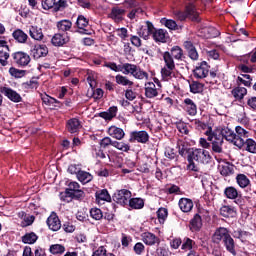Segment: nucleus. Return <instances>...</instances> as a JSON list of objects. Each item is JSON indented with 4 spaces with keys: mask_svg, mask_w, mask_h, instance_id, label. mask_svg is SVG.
<instances>
[{
    "mask_svg": "<svg viewBox=\"0 0 256 256\" xmlns=\"http://www.w3.org/2000/svg\"><path fill=\"white\" fill-rule=\"evenodd\" d=\"M9 73L12 77H15L16 79H21V77H25L27 71L25 70H19L15 67H11L9 69Z\"/></svg>",
    "mask_w": 256,
    "mask_h": 256,
    "instance_id": "052dcab7",
    "label": "nucleus"
},
{
    "mask_svg": "<svg viewBox=\"0 0 256 256\" xmlns=\"http://www.w3.org/2000/svg\"><path fill=\"white\" fill-rule=\"evenodd\" d=\"M66 131L71 135H75L81 131L83 125H81V120L79 118H70L66 121Z\"/></svg>",
    "mask_w": 256,
    "mask_h": 256,
    "instance_id": "2eb2a0df",
    "label": "nucleus"
},
{
    "mask_svg": "<svg viewBox=\"0 0 256 256\" xmlns=\"http://www.w3.org/2000/svg\"><path fill=\"white\" fill-rule=\"evenodd\" d=\"M90 217L95 221H101V219H103V211L99 208H92L90 210Z\"/></svg>",
    "mask_w": 256,
    "mask_h": 256,
    "instance_id": "680f3d73",
    "label": "nucleus"
},
{
    "mask_svg": "<svg viewBox=\"0 0 256 256\" xmlns=\"http://www.w3.org/2000/svg\"><path fill=\"white\" fill-rule=\"evenodd\" d=\"M160 23L167 27V29H170V31H181L183 29V26L177 25V22L173 19L162 18Z\"/></svg>",
    "mask_w": 256,
    "mask_h": 256,
    "instance_id": "7c9ffc66",
    "label": "nucleus"
},
{
    "mask_svg": "<svg viewBox=\"0 0 256 256\" xmlns=\"http://www.w3.org/2000/svg\"><path fill=\"white\" fill-rule=\"evenodd\" d=\"M176 127L182 135H189V127L184 122H179Z\"/></svg>",
    "mask_w": 256,
    "mask_h": 256,
    "instance_id": "774afa93",
    "label": "nucleus"
},
{
    "mask_svg": "<svg viewBox=\"0 0 256 256\" xmlns=\"http://www.w3.org/2000/svg\"><path fill=\"white\" fill-rule=\"evenodd\" d=\"M76 26L78 27V29H80L79 33H81L82 35H92L91 30L86 29V27H89V20H87L85 16H78Z\"/></svg>",
    "mask_w": 256,
    "mask_h": 256,
    "instance_id": "412c9836",
    "label": "nucleus"
},
{
    "mask_svg": "<svg viewBox=\"0 0 256 256\" xmlns=\"http://www.w3.org/2000/svg\"><path fill=\"white\" fill-rule=\"evenodd\" d=\"M116 32L117 36L120 37L122 41H127V39H129V30H127V28H118L116 29Z\"/></svg>",
    "mask_w": 256,
    "mask_h": 256,
    "instance_id": "e2e57ef3",
    "label": "nucleus"
},
{
    "mask_svg": "<svg viewBox=\"0 0 256 256\" xmlns=\"http://www.w3.org/2000/svg\"><path fill=\"white\" fill-rule=\"evenodd\" d=\"M19 215H22V217H24L22 223H21V227H29L31 225H33V223H35V217L33 215H28L25 212H21L19 213Z\"/></svg>",
    "mask_w": 256,
    "mask_h": 256,
    "instance_id": "8fccbe9b",
    "label": "nucleus"
},
{
    "mask_svg": "<svg viewBox=\"0 0 256 256\" xmlns=\"http://www.w3.org/2000/svg\"><path fill=\"white\" fill-rule=\"evenodd\" d=\"M210 66L207 61H202L197 64L193 70V75L195 79H205L209 75Z\"/></svg>",
    "mask_w": 256,
    "mask_h": 256,
    "instance_id": "9b49d317",
    "label": "nucleus"
},
{
    "mask_svg": "<svg viewBox=\"0 0 256 256\" xmlns=\"http://www.w3.org/2000/svg\"><path fill=\"white\" fill-rule=\"evenodd\" d=\"M56 27L58 31H62V33H65L71 30V28L73 27V22L67 19L60 20L57 22Z\"/></svg>",
    "mask_w": 256,
    "mask_h": 256,
    "instance_id": "ea45409f",
    "label": "nucleus"
},
{
    "mask_svg": "<svg viewBox=\"0 0 256 256\" xmlns=\"http://www.w3.org/2000/svg\"><path fill=\"white\" fill-rule=\"evenodd\" d=\"M220 215L225 219H235L237 217V209L230 205H223L220 208Z\"/></svg>",
    "mask_w": 256,
    "mask_h": 256,
    "instance_id": "4be33fe9",
    "label": "nucleus"
},
{
    "mask_svg": "<svg viewBox=\"0 0 256 256\" xmlns=\"http://www.w3.org/2000/svg\"><path fill=\"white\" fill-rule=\"evenodd\" d=\"M156 213H157L159 223H162V224L165 223L169 215V211L167 210V208H163V207L159 208Z\"/></svg>",
    "mask_w": 256,
    "mask_h": 256,
    "instance_id": "13d9d810",
    "label": "nucleus"
},
{
    "mask_svg": "<svg viewBox=\"0 0 256 256\" xmlns=\"http://www.w3.org/2000/svg\"><path fill=\"white\" fill-rule=\"evenodd\" d=\"M236 183L241 187V189H245L251 185V180L245 174H238L236 176Z\"/></svg>",
    "mask_w": 256,
    "mask_h": 256,
    "instance_id": "37998d69",
    "label": "nucleus"
},
{
    "mask_svg": "<svg viewBox=\"0 0 256 256\" xmlns=\"http://www.w3.org/2000/svg\"><path fill=\"white\" fill-rule=\"evenodd\" d=\"M41 5L44 11H49L51 9L55 10V0H42Z\"/></svg>",
    "mask_w": 256,
    "mask_h": 256,
    "instance_id": "0e129e2a",
    "label": "nucleus"
},
{
    "mask_svg": "<svg viewBox=\"0 0 256 256\" xmlns=\"http://www.w3.org/2000/svg\"><path fill=\"white\" fill-rule=\"evenodd\" d=\"M170 55L176 61H183V48L179 46H174L170 50Z\"/></svg>",
    "mask_w": 256,
    "mask_h": 256,
    "instance_id": "de8ad7c7",
    "label": "nucleus"
},
{
    "mask_svg": "<svg viewBox=\"0 0 256 256\" xmlns=\"http://www.w3.org/2000/svg\"><path fill=\"white\" fill-rule=\"evenodd\" d=\"M22 87L24 89H38L39 82L37 80L32 79V80L22 83Z\"/></svg>",
    "mask_w": 256,
    "mask_h": 256,
    "instance_id": "69168bd1",
    "label": "nucleus"
},
{
    "mask_svg": "<svg viewBox=\"0 0 256 256\" xmlns=\"http://www.w3.org/2000/svg\"><path fill=\"white\" fill-rule=\"evenodd\" d=\"M49 252L52 255H63V253H65V246L61 244H52L49 248Z\"/></svg>",
    "mask_w": 256,
    "mask_h": 256,
    "instance_id": "864d4df0",
    "label": "nucleus"
},
{
    "mask_svg": "<svg viewBox=\"0 0 256 256\" xmlns=\"http://www.w3.org/2000/svg\"><path fill=\"white\" fill-rule=\"evenodd\" d=\"M0 93L4 95V97H7L9 101H12V103H21L23 101V98L21 97V94H19L17 91L13 90L9 87H1Z\"/></svg>",
    "mask_w": 256,
    "mask_h": 256,
    "instance_id": "ddd939ff",
    "label": "nucleus"
},
{
    "mask_svg": "<svg viewBox=\"0 0 256 256\" xmlns=\"http://www.w3.org/2000/svg\"><path fill=\"white\" fill-rule=\"evenodd\" d=\"M33 59H41V57H47L49 55V48L45 44H36L30 50Z\"/></svg>",
    "mask_w": 256,
    "mask_h": 256,
    "instance_id": "dca6fc26",
    "label": "nucleus"
},
{
    "mask_svg": "<svg viewBox=\"0 0 256 256\" xmlns=\"http://www.w3.org/2000/svg\"><path fill=\"white\" fill-rule=\"evenodd\" d=\"M96 201H106L111 203V195L107 189L98 190L95 193Z\"/></svg>",
    "mask_w": 256,
    "mask_h": 256,
    "instance_id": "a19ab883",
    "label": "nucleus"
},
{
    "mask_svg": "<svg viewBox=\"0 0 256 256\" xmlns=\"http://www.w3.org/2000/svg\"><path fill=\"white\" fill-rule=\"evenodd\" d=\"M12 37L13 39H15L17 43H22V44L27 43V39H29V36L27 35V33H25L21 29L14 30V32L12 33Z\"/></svg>",
    "mask_w": 256,
    "mask_h": 256,
    "instance_id": "f704fd0d",
    "label": "nucleus"
},
{
    "mask_svg": "<svg viewBox=\"0 0 256 256\" xmlns=\"http://www.w3.org/2000/svg\"><path fill=\"white\" fill-rule=\"evenodd\" d=\"M46 223L51 231H59V229H61V220H59L57 213H52L47 218Z\"/></svg>",
    "mask_w": 256,
    "mask_h": 256,
    "instance_id": "5701e85b",
    "label": "nucleus"
},
{
    "mask_svg": "<svg viewBox=\"0 0 256 256\" xmlns=\"http://www.w3.org/2000/svg\"><path fill=\"white\" fill-rule=\"evenodd\" d=\"M224 195L226 199L235 200L236 205H243V199H241V192L233 186H228L224 189Z\"/></svg>",
    "mask_w": 256,
    "mask_h": 256,
    "instance_id": "f8f14e48",
    "label": "nucleus"
},
{
    "mask_svg": "<svg viewBox=\"0 0 256 256\" xmlns=\"http://www.w3.org/2000/svg\"><path fill=\"white\" fill-rule=\"evenodd\" d=\"M183 47L186 50V53L191 61H199V52H197V48L195 47V44H193V42L185 41L183 43Z\"/></svg>",
    "mask_w": 256,
    "mask_h": 256,
    "instance_id": "f3484780",
    "label": "nucleus"
},
{
    "mask_svg": "<svg viewBox=\"0 0 256 256\" xmlns=\"http://www.w3.org/2000/svg\"><path fill=\"white\" fill-rule=\"evenodd\" d=\"M60 199L65 201V203L83 201L85 199V191L81 190V185L78 182L72 181L68 183L65 191L60 193Z\"/></svg>",
    "mask_w": 256,
    "mask_h": 256,
    "instance_id": "7ed1b4c3",
    "label": "nucleus"
},
{
    "mask_svg": "<svg viewBox=\"0 0 256 256\" xmlns=\"http://www.w3.org/2000/svg\"><path fill=\"white\" fill-rule=\"evenodd\" d=\"M159 95V91L157 90L155 83L148 82L145 87V97L147 99H153Z\"/></svg>",
    "mask_w": 256,
    "mask_h": 256,
    "instance_id": "2f4dec72",
    "label": "nucleus"
},
{
    "mask_svg": "<svg viewBox=\"0 0 256 256\" xmlns=\"http://www.w3.org/2000/svg\"><path fill=\"white\" fill-rule=\"evenodd\" d=\"M218 131V136H221V139H226V141H230V143L235 144V132L231 130L229 127H224Z\"/></svg>",
    "mask_w": 256,
    "mask_h": 256,
    "instance_id": "bb28decb",
    "label": "nucleus"
},
{
    "mask_svg": "<svg viewBox=\"0 0 256 256\" xmlns=\"http://www.w3.org/2000/svg\"><path fill=\"white\" fill-rule=\"evenodd\" d=\"M152 39L155 43H167L169 41V32L165 29L155 28Z\"/></svg>",
    "mask_w": 256,
    "mask_h": 256,
    "instance_id": "aec40b11",
    "label": "nucleus"
},
{
    "mask_svg": "<svg viewBox=\"0 0 256 256\" xmlns=\"http://www.w3.org/2000/svg\"><path fill=\"white\" fill-rule=\"evenodd\" d=\"M163 60L165 66L161 69L163 81H171L175 77V60L171 56V52L166 51L163 53Z\"/></svg>",
    "mask_w": 256,
    "mask_h": 256,
    "instance_id": "20e7f679",
    "label": "nucleus"
},
{
    "mask_svg": "<svg viewBox=\"0 0 256 256\" xmlns=\"http://www.w3.org/2000/svg\"><path fill=\"white\" fill-rule=\"evenodd\" d=\"M37 239H39V236H37L35 232L26 233L22 236V243L33 245L34 243H37Z\"/></svg>",
    "mask_w": 256,
    "mask_h": 256,
    "instance_id": "49530a36",
    "label": "nucleus"
},
{
    "mask_svg": "<svg viewBox=\"0 0 256 256\" xmlns=\"http://www.w3.org/2000/svg\"><path fill=\"white\" fill-rule=\"evenodd\" d=\"M120 71L124 75H132L134 79L143 80L146 79L149 80V73L141 69V67L137 66L136 64L131 63H124L123 65H119Z\"/></svg>",
    "mask_w": 256,
    "mask_h": 256,
    "instance_id": "39448f33",
    "label": "nucleus"
},
{
    "mask_svg": "<svg viewBox=\"0 0 256 256\" xmlns=\"http://www.w3.org/2000/svg\"><path fill=\"white\" fill-rule=\"evenodd\" d=\"M129 143H149V133L145 130L130 132Z\"/></svg>",
    "mask_w": 256,
    "mask_h": 256,
    "instance_id": "9d476101",
    "label": "nucleus"
},
{
    "mask_svg": "<svg viewBox=\"0 0 256 256\" xmlns=\"http://www.w3.org/2000/svg\"><path fill=\"white\" fill-rule=\"evenodd\" d=\"M130 209H143L145 207V200L143 198H131L128 201Z\"/></svg>",
    "mask_w": 256,
    "mask_h": 256,
    "instance_id": "4c0bfd02",
    "label": "nucleus"
},
{
    "mask_svg": "<svg viewBox=\"0 0 256 256\" xmlns=\"http://www.w3.org/2000/svg\"><path fill=\"white\" fill-rule=\"evenodd\" d=\"M142 241L145 245L153 247V245H160L161 239L151 232H144L141 234Z\"/></svg>",
    "mask_w": 256,
    "mask_h": 256,
    "instance_id": "a211bd4d",
    "label": "nucleus"
},
{
    "mask_svg": "<svg viewBox=\"0 0 256 256\" xmlns=\"http://www.w3.org/2000/svg\"><path fill=\"white\" fill-rule=\"evenodd\" d=\"M132 195L133 194L128 189H121L114 193L112 199L118 205H121L122 207H127V205H129V200L131 199Z\"/></svg>",
    "mask_w": 256,
    "mask_h": 256,
    "instance_id": "423d86ee",
    "label": "nucleus"
},
{
    "mask_svg": "<svg viewBox=\"0 0 256 256\" xmlns=\"http://www.w3.org/2000/svg\"><path fill=\"white\" fill-rule=\"evenodd\" d=\"M178 207L182 213H191L193 211V200L190 198H180L178 201Z\"/></svg>",
    "mask_w": 256,
    "mask_h": 256,
    "instance_id": "393cba45",
    "label": "nucleus"
},
{
    "mask_svg": "<svg viewBox=\"0 0 256 256\" xmlns=\"http://www.w3.org/2000/svg\"><path fill=\"white\" fill-rule=\"evenodd\" d=\"M251 235V232L243 231L241 229L234 231V239H239L244 245L248 243L247 237H251Z\"/></svg>",
    "mask_w": 256,
    "mask_h": 256,
    "instance_id": "c03bdc74",
    "label": "nucleus"
},
{
    "mask_svg": "<svg viewBox=\"0 0 256 256\" xmlns=\"http://www.w3.org/2000/svg\"><path fill=\"white\" fill-rule=\"evenodd\" d=\"M212 151L213 153H223V138L221 136L212 141Z\"/></svg>",
    "mask_w": 256,
    "mask_h": 256,
    "instance_id": "09e8293b",
    "label": "nucleus"
},
{
    "mask_svg": "<svg viewBox=\"0 0 256 256\" xmlns=\"http://www.w3.org/2000/svg\"><path fill=\"white\" fill-rule=\"evenodd\" d=\"M145 23L146 26H141L137 34L139 37H141V39H144V41H149L155 33V25H153V22L149 20H147Z\"/></svg>",
    "mask_w": 256,
    "mask_h": 256,
    "instance_id": "1a4fd4ad",
    "label": "nucleus"
},
{
    "mask_svg": "<svg viewBox=\"0 0 256 256\" xmlns=\"http://www.w3.org/2000/svg\"><path fill=\"white\" fill-rule=\"evenodd\" d=\"M9 57V51L0 50V64L2 65V67H6L7 59H9Z\"/></svg>",
    "mask_w": 256,
    "mask_h": 256,
    "instance_id": "338daca9",
    "label": "nucleus"
},
{
    "mask_svg": "<svg viewBox=\"0 0 256 256\" xmlns=\"http://www.w3.org/2000/svg\"><path fill=\"white\" fill-rule=\"evenodd\" d=\"M174 15L176 19L181 22H185L189 19L192 23H201V16L197 11V0H186L184 10H178L174 12Z\"/></svg>",
    "mask_w": 256,
    "mask_h": 256,
    "instance_id": "f03ea898",
    "label": "nucleus"
},
{
    "mask_svg": "<svg viewBox=\"0 0 256 256\" xmlns=\"http://www.w3.org/2000/svg\"><path fill=\"white\" fill-rule=\"evenodd\" d=\"M69 40L70 39L67 34L56 33L52 37L51 43L54 45V47H63V45H67Z\"/></svg>",
    "mask_w": 256,
    "mask_h": 256,
    "instance_id": "b1692460",
    "label": "nucleus"
},
{
    "mask_svg": "<svg viewBox=\"0 0 256 256\" xmlns=\"http://www.w3.org/2000/svg\"><path fill=\"white\" fill-rule=\"evenodd\" d=\"M222 244L230 255L237 256L235 239H233L231 234L224 240V242H222Z\"/></svg>",
    "mask_w": 256,
    "mask_h": 256,
    "instance_id": "a878e982",
    "label": "nucleus"
},
{
    "mask_svg": "<svg viewBox=\"0 0 256 256\" xmlns=\"http://www.w3.org/2000/svg\"><path fill=\"white\" fill-rule=\"evenodd\" d=\"M77 179L80 181V183H83L84 185L93 181V175L89 172H85L80 170L77 174Z\"/></svg>",
    "mask_w": 256,
    "mask_h": 256,
    "instance_id": "a18cd8bd",
    "label": "nucleus"
},
{
    "mask_svg": "<svg viewBox=\"0 0 256 256\" xmlns=\"http://www.w3.org/2000/svg\"><path fill=\"white\" fill-rule=\"evenodd\" d=\"M29 35L34 41H43V29L38 26H31L29 28Z\"/></svg>",
    "mask_w": 256,
    "mask_h": 256,
    "instance_id": "473e14b6",
    "label": "nucleus"
},
{
    "mask_svg": "<svg viewBox=\"0 0 256 256\" xmlns=\"http://www.w3.org/2000/svg\"><path fill=\"white\" fill-rule=\"evenodd\" d=\"M235 173V167L233 165H222L220 169V175L223 177H229Z\"/></svg>",
    "mask_w": 256,
    "mask_h": 256,
    "instance_id": "3c124183",
    "label": "nucleus"
},
{
    "mask_svg": "<svg viewBox=\"0 0 256 256\" xmlns=\"http://www.w3.org/2000/svg\"><path fill=\"white\" fill-rule=\"evenodd\" d=\"M112 147H115V149H118V151H123L124 153L131 151V146L125 142L114 141L112 143Z\"/></svg>",
    "mask_w": 256,
    "mask_h": 256,
    "instance_id": "5fc2aeb1",
    "label": "nucleus"
},
{
    "mask_svg": "<svg viewBox=\"0 0 256 256\" xmlns=\"http://www.w3.org/2000/svg\"><path fill=\"white\" fill-rule=\"evenodd\" d=\"M195 241L189 237H184L182 240V244H181V249L182 251H184L185 253H187V251H193V249L195 248Z\"/></svg>",
    "mask_w": 256,
    "mask_h": 256,
    "instance_id": "58836bf2",
    "label": "nucleus"
},
{
    "mask_svg": "<svg viewBox=\"0 0 256 256\" xmlns=\"http://www.w3.org/2000/svg\"><path fill=\"white\" fill-rule=\"evenodd\" d=\"M230 235L231 231H229V228L220 226L216 228L214 233L212 234L211 242L214 245H219L220 243H223Z\"/></svg>",
    "mask_w": 256,
    "mask_h": 256,
    "instance_id": "0eeeda50",
    "label": "nucleus"
},
{
    "mask_svg": "<svg viewBox=\"0 0 256 256\" xmlns=\"http://www.w3.org/2000/svg\"><path fill=\"white\" fill-rule=\"evenodd\" d=\"M201 227H203V219L201 215L195 214L193 219L190 220V230L197 233L201 231Z\"/></svg>",
    "mask_w": 256,
    "mask_h": 256,
    "instance_id": "c85d7f7f",
    "label": "nucleus"
},
{
    "mask_svg": "<svg viewBox=\"0 0 256 256\" xmlns=\"http://www.w3.org/2000/svg\"><path fill=\"white\" fill-rule=\"evenodd\" d=\"M178 152L181 157H185L186 155H191V151L193 148L189 147V145L183 141L178 142Z\"/></svg>",
    "mask_w": 256,
    "mask_h": 256,
    "instance_id": "79ce46f5",
    "label": "nucleus"
},
{
    "mask_svg": "<svg viewBox=\"0 0 256 256\" xmlns=\"http://www.w3.org/2000/svg\"><path fill=\"white\" fill-rule=\"evenodd\" d=\"M12 58L14 63L20 67H27L31 63V56L23 51L14 52Z\"/></svg>",
    "mask_w": 256,
    "mask_h": 256,
    "instance_id": "4468645a",
    "label": "nucleus"
},
{
    "mask_svg": "<svg viewBox=\"0 0 256 256\" xmlns=\"http://www.w3.org/2000/svg\"><path fill=\"white\" fill-rule=\"evenodd\" d=\"M124 95L128 101H135L137 99V92L133 89V86H128V88L124 90Z\"/></svg>",
    "mask_w": 256,
    "mask_h": 256,
    "instance_id": "6e6d98bb",
    "label": "nucleus"
},
{
    "mask_svg": "<svg viewBox=\"0 0 256 256\" xmlns=\"http://www.w3.org/2000/svg\"><path fill=\"white\" fill-rule=\"evenodd\" d=\"M244 145L246 146L245 151H247L248 153L256 154L255 140H253L251 138H246V140H244Z\"/></svg>",
    "mask_w": 256,
    "mask_h": 256,
    "instance_id": "603ef678",
    "label": "nucleus"
},
{
    "mask_svg": "<svg viewBox=\"0 0 256 256\" xmlns=\"http://www.w3.org/2000/svg\"><path fill=\"white\" fill-rule=\"evenodd\" d=\"M231 94L233 95L234 99H236V101H243V99H245V95H247V88L237 86L232 89Z\"/></svg>",
    "mask_w": 256,
    "mask_h": 256,
    "instance_id": "72a5a7b5",
    "label": "nucleus"
},
{
    "mask_svg": "<svg viewBox=\"0 0 256 256\" xmlns=\"http://www.w3.org/2000/svg\"><path fill=\"white\" fill-rule=\"evenodd\" d=\"M190 87V93H193L194 95L201 94L203 91H205V84L192 80V82L189 84Z\"/></svg>",
    "mask_w": 256,
    "mask_h": 256,
    "instance_id": "c9c22d12",
    "label": "nucleus"
},
{
    "mask_svg": "<svg viewBox=\"0 0 256 256\" xmlns=\"http://www.w3.org/2000/svg\"><path fill=\"white\" fill-rule=\"evenodd\" d=\"M184 111L191 117H195L197 115V104L191 98L184 99Z\"/></svg>",
    "mask_w": 256,
    "mask_h": 256,
    "instance_id": "cd10ccee",
    "label": "nucleus"
},
{
    "mask_svg": "<svg viewBox=\"0 0 256 256\" xmlns=\"http://www.w3.org/2000/svg\"><path fill=\"white\" fill-rule=\"evenodd\" d=\"M115 81L117 85H122V87H133V85H135L134 81L129 80L127 76L121 74L115 76Z\"/></svg>",
    "mask_w": 256,
    "mask_h": 256,
    "instance_id": "e433bc0d",
    "label": "nucleus"
},
{
    "mask_svg": "<svg viewBox=\"0 0 256 256\" xmlns=\"http://www.w3.org/2000/svg\"><path fill=\"white\" fill-rule=\"evenodd\" d=\"M108 135H110V137H113V139L121 141V139L125 137V131L117 126H111L108 129Z\"/></svg>",
    "mask_w": 256,
    "mask_h": 256,
    "instance_id": "c756f323",
    "label": "nucleus"
},
{
    "mask_svg": "<svg viewBox=\"0 0 256 256\" xmlns=\"http://www.w3.org/2000/svg\"><path fill=\"white\" fill-rule=\"evenodd\" d=\"M235 131L234 145L238 147V149H243V147H245V139H249V131L241 126H236Z\"/></svg>",
    "mask_w": 256,
    "mask_h": 256,
    "instance_id": "6e6552de",
    "label": "nucleus"
},
{
    "mask_svg": "<svg viewBox=\"0 0 256 256\" xmlns=\"http://www.w3.org/2000/svg\"><path fill=\"white\" fill-rule=\"evenodd\" d=\"M205 135L207 138V141H210L211 144H213V141L217 140V137H219V133L217 130L213 131L212 127H208V130L205 132Z\"/></svg>",
    "mask_w": 256,
    "mask_h": 256,
    "instance_id": "bf43d9fd",
    "label": "nucleus"
},
{
    "mask_svg": "<svg viewBox=\"0 0 256 256\" xmlns=\"http://www.w3.org/2000/svg\"><path fill=\"white\" fill-rule=\"evenodd\" d=\"M127 13V10L119 7V6H115L111 9L110 12V19H113V21H115V23H121V21H123V19H125V14Z\"/></svg>",
    "mask_w": 256,
    "mask_h": 256,
    "instance_id": "6ab92c4d",
    "label": "nucleus"
},
{
    "mask_svg": "<svg viewBox=\"0 0 256 256\" xmlns=\"http://www.w3.org/2000/svg\"><path fill=\"white\" fill-rule=\"evenodd\" d=\"M187 161V169L197 173L199 171V166L195 164V161L198 165H209V163L213 161V156H211V153L205 149L192 147L191 154L187 156Z\"/></svg>",
    "mask_w": 256,
    "mask_h": 256,
    "instance_id": "f257e3e1",
    "label": "nucleus"
},
{
    "mask_svg": "<svg viewBox=\"0 0 256 256\" xmlns=\"http://www.w3.org/2000/svg\"><path fill=\"white\" fill-rule=\"evenodd\" d=\"M134 116L135 119L140 121L143 125H149V123H151V119L149 117H145V113L142 111H136Z\"/></svg>",
    "mask_w": 256,
    "mask_h": 256,
    "instance_id": "4d7b16f0",
    "label": "nucleus"
}]
</instances>
